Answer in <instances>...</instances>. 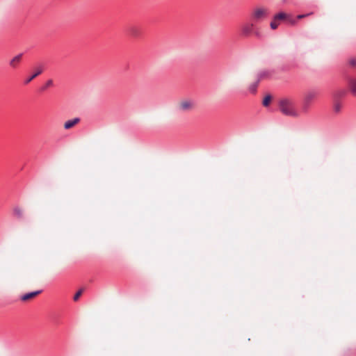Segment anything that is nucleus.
<instances>
[{"instance_id":"1","label":"nucleus","mask_w":356,"mask_h":356,"mask_svg":"<svg viewBox=\"0 0 356 356\" xmlns=\"http://www.w3.org/2000/svg\"><path fill=\"white\" fill-rule=\"evenodd\" d=\"M279 108L280 111L286 116L298 118L300 115V111L296 109L294 102L288 98H284L280 100Z\"/></svg>"},{"instance_id":"2","label":"nucleus","mask_w":356,"mask_h":356,"mask_svg":"<svg viewBox=\"0 0 356 356\" xmlns=\"http://www.w3.org/2000/svg\"><path fill=\"white\" fill-rule=\"evenodd\" d=\"M318 95V90L310 89L306 91L302 97L300 104V113H307L312 106V102Z\"/></svg>"},{"instance_id":"3","label":"nucleus","mask_w":356,"mask_h":356,"mask_svg":"<svg viewBox=\"0 0 356 356\" xmlns=\"http://www.w3.org/2000/svg\"><path fill=\"white\" fill-rule=\"evenodd\" d=\"M269 12L267 8H257L251 14V19L253 22H258L264 20L268 16Z\"/></svg>"},{"instance_id":"4","label":"nucleus","mask_w":356,"mask_h":356,"mask_svg":"<svg viewBox=\"0 0 356 356\" xmlns=\"http://www.w3.org/2000/svg\"><path fill=\"white\" fill-rule=\"evenodd\" d=\"M127 33L134 38H139L141 35V29L136 24H129L126 28Z\"/></svg>"},{"instance_id":"5","label":"nucleus","mask_w":356,"mask_h":356,"mask_svg":"<svg viewBox=\"0 0 356 356\" xmlns=\"http://www.w3.org/2000/svg\"><path fill=\"white\" fill-rule=\"evenodd\" d=\"M254 24L253 23H247L242 26L241 27V34L243 36L248 37L250 35V34L253 31Z\"/></svg>"},{"instance_id":"6","label":"nucleus","mask_w":356,"mask_h":356,"mask_svg":"<svg viewBox=\"0 0 356 356\" xmlns=\"http://www.w3.org/2000/svg\"><path fill=\"white\" fill-rule=\"evenodd\" d=\"M348 86L350 93L356 96V78L349 77L347 79Z\"/></svg>"},{"instance_id":"7","label":"nucleus","mask_w":356,"mask_h":356,"mask_svg":"<svg viewBox=\"0 0 356 356\" xmlns=\"http://www.w3.org/2000/svg\"><path fill=\"white\" fill-rule=\"evenodd\" d=\"M40 293H42V290H38V291L28 292V293H25V294H24L23 296H21V300L22 301L29 300H30L31 298H33L34 297H35L36 296H38Z\"/></svg>"},{"instance_id":"8","label":"nucleus","mask_w":356,"mask_h":356,"mask_svg":"<svg viewBox=\"0 0 356 356\" xmlns=\"http://www.w3.org/2000/svg\"><path fill=\"white\" fill-rule=\"evenodd\" d=\"M80 122L79 118H74L73 119L66 121L64 124V128L65 129H70Z\"/></svg>"},{"instance_id":"9","label":"nucleus","mask_w":356,"mask_h":356,"mask_svg":"<svg viewBox=\"0 0 356 356\" xmlns=\"http://www.w3.org/2000/svg\"><path fill=\"white\" fill-rule=\"evenodd\" d=\"M23 56V54L22 53H20L17 55H16L15 57H13L9 62V65L12 67V68H16L17 67V65L18 63L20 62L21 59H22V57Z\"/></svg>"},{"instance_id":"10","label":"nucleus","mask_w":356,"mask_h":356,"mask_svg":"<svg viewBox=\"0 0 356 356\" xmlns=\"http://www.w3.org/2000/svg\"><path fill=\"white\" fill-rule=\"evenodd\" d=\"M273 72L270 70H261L257 74V79L261 81V79L268 77L272 74Z\"/></svg>"},{"instance_id":"11","label":"nucleus","mask_w":356,"mask_h":356,"mask_svg":"<svg viewBox=\"0 0 356 356\" xmlns=\"http://www.w3.org/2000/svg\"><path fill=\"white\" fill-rule=\"evenodd\" d=\"M42 72V69L40 67L38 68L33 74H32V75H31L30 76H29L27 79H25L24 84L29 83L33 79H34L35 77L39 76Z\"/></svg>"},{"instance_id":"12","label":"nucleus","mask_w":356,"mask_h":356,"mask_svg":"<svg viewBox=\"0 0 356 356\" xmlns=\"http://www.w3.org/2000/svg\"><path fill=\"white\" fill-rule=\"evenodd\" d=\"M346 94V91L345 90H339L334 92L333 97L334 101H338L340 98L343 97Z\"/></svg>"},{"instance_id":"13","label":"nucleus","mask_w":356,"mask_h":356,"mask_svg":"<svg viewBox=\"0 0 356 356\" xmlns=\"http://www.w3.org/2000/svg\"><path fill=\"white\" fill-rule=\"evenodd\" d=\"M259 81L257 79V80L251 83L248 88V90L252 94H255L257 92V87L259 84Z\"/></svg>"},{"instance_id":"14","label":"nucleus","mask_w":356,"mask_h":356,"mask_svg":"<svg viewBox=\"0 0 356 356\" xmlns=\"http://www.w3.org/2000/svg\"><path fill=\"white\" fill-rule=\"evenodd\" d=\"M298 67V65L295 61H293L291 64L283 65L282 66L280 67V70L282 71L286 72V71H289L291 68H295V67Z\"/></svg>"},{"instance_id":"15","label":"nucleus","mask_w":356,"mask_h":356,"mask_svg":"<svg viewBox=\"0 0 356 356\" xmlns=\"http://www.w3.org/2000/svg\"><path fill=\"white\" fill-rule=\"evenodd\" d=\"M192 106V104L190 101H184L180 104V109L182 111H187Z\"/></svg>"},{"instance_id":"16","label":"nucleus","mask_w":356,"mask_h":356,"mask_svg":"<svg viewBox=\"0 0 356 356\" xmlns=\"http://www.w3.org/2000/svg\"><path fill=\"white\" fill-rule=\"evenodd\" d=\"M287 17V15L284 12H280L273 16L274 20H283Z\"/></svg>"},{"instance_id":"17","label":"nucleus","mask_w":356,"mask_h":356,"mask_svg":"<svg viewBox=\"0 0 356 356\" xmlns=\"http://www.w3.org/2000/svg\"><path fill=\"white\" fill-rule=\"evenodd\" d=\"M272 99V96L270 95H266L262 101V104L264 106L267 107L269 106L270 101Z\"/></svg>"},{"instance_id":"18","label":"nucleus","mask_w":356,"mask_h":356,"mask_svg":"<svg viewBox=\"0 0 356 356\" xmlns=\"http://www.w3.org/2000/svg\"><path fill=\"white\" fill-rule=\"evenodd\" d=\"M13 213L15 216H17L18 218H22L23 216L22 210L19 207H16L13 209Z\"/></svg>"},{"instance_id":"19","label":"nucleus","mask_w":356,"mask_h":356,"mask_svg":"<svg viewBox=\"0 0 356 356\" xmlns=\"http://www.w3.org/2000/svg\"><path fill=\"white\" fill-rule=\"evenodd\" d=\"M53 85V81L51 79H49L44 86L41 87V90L44 91L47 90L49 87Z\"/></svg>"},{"instance_id":"20","label":"nucleus","mask_w":356,"mask_h":356,"mask_svg":"<svg viewBox=\"0 0 356 356\" xmlns=\"http://www.w3.org/2000/svg\"><path fill=\"white\" fill-rule=\"evenodd\" d=\"M341 109V105L338 101H335L334 104V111L336 113H339Z\"/></svg>"},{"instance_id":"21","label":"nucleus","mask_w":356,"mask_h":356,"mask_svg":"<svg viewBox=\"0 0 356 356\" xmlns=\"http://www.w3.org/2000/svg\"><path fill=\"white\" fill-rule=\"evenodd\" d=\"M81 293H82V289L79 290V291L75 293V295L74 296V298H73L74 300V301L78 300V299L79 298V297H80V296L81 295Z\"/></svg>"},{"instance_id":"22","label":"nucleus","mask_w":356,"mask_h":356,"mask_svg":"<svg viewBox=\"0 0 356 356\" xmlns=\"http://www.w3.org/2000/svg\"><path fill=\"white\" fill-rule=\"evenodd\" d=\"M275 20H273L270 23V29H273V30H275L277 28L278 26V24L275 22Z\"/></svg>"},{"instance_id":"23","label":"nucleus","mask_w":356,"mask_h":356,"mask_svg":"<svg viewBox=\"0 0 356 356\" xmlns=\"http://www.w3.org/2000/svg\"><path fill=\"white\" fill-rule=\"evenodd\" d=\"M348 63L353 67H355L356 66V59L354 58H350L349 60Z\"/></svg>"},{"instance_id":"24","label":"nucleus","mask_w":356,"mask_h":356,"mask_svg":"<svg viewBox=\"0 0 356 356\" xmlns=\"http://www.w3.org/2000/svg\"><path fill=\"white\" fill-rule=\"evenodd\" d=\"M312 13H307V14H300V15H298L297 16V18H298V19H302V18H304V17H307V16H309V15H312Z\"/></svg>"},{"instance_id":"25","label":"nucleus","mask_w":356,"mask_h":356,"mask_svg":"<svg viewBox=\"0 0 356 356\" xmlns=\"http://www.w3.org/2000/svg\"><path fill=\"white\" fill-rule=\"evenodd\" d=\"M289 0H282L283 3H286L288 2Z\"/></svg>"}]
</instances>
